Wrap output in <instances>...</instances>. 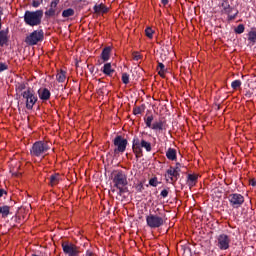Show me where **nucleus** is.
I'll return each instance as SVG.
<instances>
[{"label": "nucleus", "instance_id": "obj_52", "mask_svg": "<svg viewBox=\"0 0 256 256\" xmlns=\"http://www.w3.org/2000/svg\"><path fill=\"white\" fill-rule=\"evenodd\" d=\"M75 1H77V3H81V1H83V0H75Z\"/></svg>", "mask_w": 256, "mask_h": 256}, {"label": "nucleus", "instance_id": "obj_8", "mask_svg": "<svg viewBox=\"0 0 256 256\" xmlns=\"http://www.w3.org/2000/svg\"><path fill=\"white\" fill-rule=\"evenodd\" d=\"M113 184L114 187H127V175L122 170H116L113 172Z\"/></svg>", "mask_w": 256, "mask_h": 256}, {"label": "nucleus", "instance_id": "obj_3", "mask_svg": "<svg viewBox=\"0 0 256 256\" xmlns=\"http://www.w3.org/2000/svg\"><path fill=\"white\" fill-rule=\"evenodd\" d=\"M43 19V10L29 11L27 10L24 14V23L30 27H37L41 25Z\"/></svg>", "mask_w": 256, "mask_h": 256}, {"label": "nucleus", "instance_id": "obj_18", "mask_svg": "<svg viewBox=\"0 0 256 256\" xmlns=\"http://www.w3.org/2000/svg\"><path fill=\"white\" fill-rule=\"evenodd\" d=\"M61 181V175L59 173L52 174L49 178V186L55 187V185H59Z\"/></svg>", "mask_w": 256, "mask_h": 256}, {"label": "nucleus", "instance_id": "obj_22", "mask_svg": "<svg viewBox=\"0 0 256 256\" xmlns=\"http://www.w3.org/2000/svg\"><path fill=\"white\" fill-rule=\"evenodd\" d=\"M0 215L2 216L3 219H7V217L11 215V207L7 205L0 206Z\"/></svg>", "mask_w": 256, "mask_h": 256}, {"label": "nucleus", "instance_id": "obj_40", "mask_svg": "<svg viewBox=\"0 0 256 256\" xmlns=\"http://www.w3.org/2000/svg\"><path fill=\"white\" fill-rule=\"evenodd\" d=\"M183 165L179 162L176 163L175 167H173V169L175 171H177L179 173V175H181V169H182Z\"/></svg>", "mask_w": 256, "mask_h": 256}, {"label": "nucleus", "instance_id": "obj_1", "mask_svg": "<svg viewBox=\"0 0 256 256\" xmlns=\"http://www.w3.org/2000/svg\"><path fill=\"white\" fill-rule=\"evenodd\" d=\"M167 223V214L165 213V210H157L154 214H149L146 216V225L150 229H159L163 227Z\"/></svg>", "mask_w": 256, "mask_h": 256}, {"label": "nucleus", "instance_id": "obj_37", "mask_svg": "<svg viewBox=\"0 0 256 256\" xmlns=\"http://www.w3.org/2000/svg\"><path fill=\"white\" fill-rule=\"evenodd\" d=\"M149 185H151V187H157V185H159V181L157 180V177L151 178L149 180Z\"/></svg>", "mask_w": 256, "mask_h": 256}, {"label": "nucleus", "instance_id": "obj_49", "mask_svg": "<svg viewBox=\"0 0 256 256\" xmlns=\"http://www.w3.org/2000/svg\"><path fill=\"white\" fill-rule=\"evenodd\" d=\"M250 185L252 187H256V180L255 179L250 180Z\"/></svg>", "mask_w": 256, "mask_h": 256}, {"label": "nucleus", "instance_id": "obj_42", "mask_svg": "<svg viewBox=\"0 0 256 256\" xmlns=\"http://www.w3.org/2000/svg\"><path fill=\"white\" fill-rule=\"evenodd\" d=\"M160 195H161V197H163V199H165V197L169 196V190H167V189L162 190Z\"/></svg>", "mask_w": 256, "mask_h": 256}, {"label": "nucleus", "instance_id": "obj_48", "mask_svg": "<svg viewBox=\"0 0 256 256\" xmlns=\"http://www.w3.org/2000/svg\"><path fill=\"white\" fill-rule=\"evenodd\" d=\"M158 75H160V77H164V75H165V70H159V71H158Z\"/></svg>", "mask_w": 256, "mask_h": 256}, {"label": "nucleus", "instance_id": "obj_25", "mask_svg": "<svg viewBox=\"0 0 256 256\" xmlns=\"http://www.w3.org/2000/svg\"><path fill=\"white\" fill-rule=\"evenodd\" d=\"M101 57H102V60L105 62V61H109L110 57H111V47H105L103 50H102V53H101Z\"/></svg>", "mask_w": 256, "mask_h": 256}, {"label": "nucleus", "instance_id": "obj_17", "mask_svg": "<svg viewBox=\"0 0 256 256\" xmlns=\"http://www.w3.org/2000/svg\"><path fill=\"white\" fill-rule=\"evenodd\" d=\"M102 73L106 75V77H111L115 73V69L111 66V63H106L104 66L101 68Z\"/></svg>", "mask_w": 256, "mask_h": 256}, {"label": "nucleus", "instance_id": "obj_4", "mask_svg": "<svg viewBox=\"0 0 256 256\" xmlns=\"http://www.w3.org/2000/svg\"><path fill=\"white\" fill-rule=\"evenodd\" d=\"M132 149L136 155H143V149H145L147 153H151L152 151L150 142L145 139L140 140L137 136H134L133 138Z\"/></svg>", "mask_w": 256, "mask_h": 256}, {"label": "nucleus", "instance_id": "obj_12", "mask_svg": "<svg viewBox=\"0 0 256 256\" xmlns=\"http://www.w3.org/2000/svg\"><path fill=\"white\" fill-rule=\"evenodd\" d=\"M57 5H59V0L51 1L50 8L44 13L47 19L55 17V15H59V13H61V11H57Z\"/></svg>", "mask_w": 256, "mask_h": 256}, {"label": "nucleus", "instance_id": "obj_7", "mask_svg": "<svg viewBox=\"0 0 256 256\" xmlns=\"http://www.w3.org/2000/svg\"><path fill=\"white\" fill-rule=\"evenodd\" d=\"M114 145V153L115 155H118V153H123L124 151H127V145H129V141L125 139L121 135H117L113 140Z\"/></svg>", "mask_w": 256, "mask_h": 256}, {"label": "nucleus", "instance_id": "obj_33", "mask_svg": "<svg viewBox=\"0 0 256 256\" xmlns=\"http://www.w3.org/2000/svg\"><path fill=\"white\" fill-rule=\"evenodd\" d=\"M226 15L227 21H235V19H237V15H239V10H236V12L233 15H231V13Z\"/></svg>", "mask_w": 256, "mask_h": 256}, {"label": "nucleus", "instance_id": "obj_46", "mask_svg": "<svg viewBox=\"0 0 256 256\" xmlns=\"http://www.w3.org/2000/svg\"><path fill=\"white\" fill-rule=\"evenodd\" d=\"M85 256H95L91 250H87Z\"/></svg>", "mask_w": 256, "mask_h": 256}, {"label": "nucleus", "instance_id": "obj_34", "mask_svg": "<svg viewBox=\"0 0 256 256\" xmlns=\"http://www.w3.org/2000/svg\"><path fill=\"white\" fill-rule=\"evenodd\" d=\"M145 123H146V127H148L149 129H151L152 127V123H153V115H150L148 116L146 119H145Z\"/></svg>", "mask_w": 256, "mask_h": 256}, {"label": "nucleus", "instance_id": "obj_36", "mask_svg": "<svg viewBox=\"0 0 256 256\" xmlns=\"http://www.w3.org/2000/svg\"><path fill=\"white\" fill-rule=\"evenodd\" d=\"M122 83H124V85H129V74L128 73H122Z\"/></svg>", "mask_w": 256, "mask_h": 256}, {"label": "nucleus", "instance_id": "obj_39", "mask_svg": "<svg viewBox=\"0 0 256 256\" xmlns=\"http://www.w3.org/2000/svg\"><path fill=\"white\" fill-rule=\"evenodd\" d=\"M9 69V65L6 63L0 62V73H3V71H7Z\"/></svg>", "mask_w": 256, "mask_h": 256}, {"label": "nucleus", "instance_id": "obj_26", "mask_svg": "<svg viewBox=\"0 0 256 256\" xmlns=\"http://www.w3.org/2000/svg\"><path fill=\"white\" fill-rule=\"evenodd\" d=\"M67 72H65L64 70H60V72L57 73L56 75V80L58 81V83H65V79H67Z\"/></svg>", "mask_w": 256, "mask_h": 256}, {"label": "nucleus", "instance_id": "obj_23", "mask_svg": "<svg viewBox=\"0 0 256 256\" xmlns=\"http://www.w3.org/2000/svg\"><path fill=\"white\" fill-rule=\"evenodd\" d=\"M93 9L96 15H99L100 13H107L108 11L107 6H105L103 3L94 5Z\"/></svg>", "mask_w": 256, "mask_h": 256}, {"label": "nucleus", "instance_id": "obj_19", "mask_svg": "<svg viewBox=\"0 0 256 256\" xmlns=\"http://www.w3.org/2000/svg\"><path fill=\"white\" fill-rule=\"evenodd\" d=\"M166 157L169 161H177V150L174 148H168L166 151Z\"/></svg>", "mask_w": 256, "mask_h": 256}, {"label": "nucleus", "instance_id": "obj_29", "mask_svg": "<svg viewBox=\"0 0 256 256\" xmlns=\"http://www.w3.org/2000/svg\"><path fill=\"white\" fill-rule=\"evenodd\" d=\"M116 189H118L117 195L120 197L125 193H129V188H127V186H116Z\"/></svg>", "mask_w": 256, "mask_h": 256}, {"label": "nucleus", "instance_id": "obj_38", "mask_svg": "<svg viewBox=\"0 0 256 256\" xmlns=\"http://www.w3.org/2000/svg\"><path fill=\"white\" fill-rule=\"evenodd\" d=\"M135 189L138 193H142L143 192V189H145V187L143 186V183L140 182L138 183L136 186H135Z\"/></svg>", "mask_w": 256, "mask_h": 256}, {"label": "nucleus", "instance_id": "obj_44", "mask_svg": "<svg viewBox=\"0 0 256 256\" xmlns=\"http://www.w3.org/2000/svg\"><path fill=\"white\" fill-rule=\"evenodd\" d=\"M158 69H160V71H165V64L158 62Z\"/></svg>", "mask_w": 256, "mask_h": 256}, {"label": "nucleus", "instance_id": "obj_27", "mask_svg": "<svg viewBox=\"0 0 256 256\" xmlns=\"http://www.w3.org/2000/svg\"><path fill=\"white\" fill-rule=\"evenodd\" d=\"M73 15H75V10L73 8H68L66 10H63V12H62V17L64 19H67L69 17H73Z\"/></svg>", "mask_w": 256, "mask_h": 256}, {"label": "nucleus", "instance_id": "obj_10", "mask_svg": "<svg viewBox=\"0 0 256 256\" xmlns=\"http://www.w3.org/2000/svg\"><path fill=\"white\" fill-rule=\"evenodd\" d=\"M218 241V248L221 251H227L229 249V245L231 244V238L227 234H220L217 238Z\"/></svg>", "mask_w": 256, "mask_h": 256}, {"label": "nucleus", "instance_id": "obj_43", "mask_svg": "<svg viewBox=\"0 0 256 256\" xmlns=\"http://www.w3.org/2000/svg\"><path fill=\"white\" fill-rule=\"evenodd\" d=\"M39 5H41V2L39 0H33L32 7L37 8V7H39Z\"/></svg>", "mask_w": 256, "mask_h": 256}, {"label": "nucleus", "instance_id": "obj_47", "mask_svg": "<svg viewBox=\"0 0 256 256\" xmlns=\"http://www.w3.org/2000/svg\"><path fill=\"white\" fill-rule=\"evenodd\" d=\"M245 97H247L248 99H251V97H253V93L248 91L246 92Z\"/></svg>", "mask_w": 256, "mask_h": 256}, {"label": "nucleus", "instance_id": "obj_51", "mask_svg": "<svg viewBox=\"0 0 256 256\" xmlns=\"http://www.w3.org/2000/svg\"><path fill=\"white\" fill-rule=\"evenodd\" d=\"M1 15H3V11H0V31H1L2 27H3V25L1 24Z\"/></svg>", "mask_w": 256, "mask_h": 256}, {"label": "nucleus", "instance_id": "obj_13", "mask_svg": "<svg viewBox=\"0 0 256 256\" xmlns=\"http://www.w3.org/2000/svg\"><path fill=\"white\" fill-rule=\"evenodd\" d=\"M9 45V28L0 30V47Z\"/></svg>", "mask_w": 256, "mask_h": 256}, {"label": "nucleus", "instance_id": "obj_2", "mask_svg": "<svg viewBox=\"0 0 256 256\" xmlns=\"http://www.w3.org/2000/svg\"><path fill=\"white\" fill-rule=\"evenodd\" d=\"M50 149H51V146H49L48 142L36 141L30 148V155L31 157H38L40 159H45V156L49 154Z\"/></svg>", "mask_w": 256, "mask_h": 256}, {"label": "nucleus", "instance_id": "obj_41", "mask_svg": "<svg viewBox=\"0 0 256 256\" xmlns=\"http://www.w3.org/2000/svg\"><path fill=\"white\" fill-rule=\"evenodd\" d=\"M133 59L134 61H139V59H142L143 56H141V54H139V52H133Z\"/></svg>", "mask_w": 256, "mask_h": 256}, {"label": "nucleus", "instance_id": "obj_21", "mask_svg": "<svg viewBox=\"0 0 256 256\" xmlns=\"http://www.w3.org/2000/svg\"><path fill=\"white\" fill-rule=\"evenodd\" d=\"M150 129L153 131H163L165 129V121L159 120L158 122H154Z\"/></svg>", "mask_w": 256, "mask_h": 256}, {"label": "nucleus", "instance_id": "obj_5", "mask_svg": "<svg viewBox=\"0 0 256 256\" xmlns=\"http://www.w3.org/2000/svg\"><path fill=\"white\" fill-rule=\"evenodd\" d=\"M21 97L25 100L26 109H28V111H31L33 107H35L37 101H39L35 90H33L31 87H28L27 90L22 92Z\"/></svg>", "mask_w": 256, "mask_h": 256}, {"label": "nucleus", "instance_id": "obj_24", "mask_svg": "<svg viewBox=\"0 0 256 256\" xmlns=\"http://www.w3.org/2000/svg\"><path fill=\"white\" fill-rule=\"evenodd\" d=\"M27 85H29V83H27V82H18V83L16 84L15 89H16V91H17L18 93L21 94V93L27 91V89H29V87H27Z\"/></svg>", "mask_w": 256, "mask_h": 256}, {"label": "nucleus", "instance_id": "obj_28", "mask_svg": "<svg viewBox=\"0 0 256 256\" xmlns=\"http://www.w3.org/2000/svg\"><path fill=\"white\" fill-rule=\"evenodd\" d=\"M248 41L250 43H252V45H255V43H256V29L255 30H251L248 33Z\"/></svg>", "mask_w": 256, "mask_h": 256}, {"label": "nucleus", "instance_id": "obj_31", "mask_svg": "<svg viewBox=\"0 0 256 256\" xmlns=\"http://www.w3.org/2000/svg\"><path fill=\"white\" fill-rule=\"evenodd\" d=\"M234 33H236L237 35H241L242 33H245V25L239 24V25L234 29Z\"/></svg>", "mask_w": 256, "mask_h": 256}, {"label": "nucleus", "instance_id": "obj_45", "mask_svg": "<svg viewBox=\"0 0 256 256\" xmlns=\"http://www.w3.org/2000/svg\"><path fill=\"white\" fill-rule=\"evenodd\" d=\"M3 195H7V191H5V189L1 188L0 189V197H3Z\"/></svg>", "mask_w": 256, "mask_h": 256}, {"label": "nucleus", "instance_id": "obj_50", "mask_svg": "<svg viewBox=\"0 0 256 256\" xmlns=\"http://www.w3.org/2000/svg\"><path fill=\"white\" fill-rule=\"evenodd\" d=\"M162 5H169V0H161Z\"/></svg>", "mask_w": 256, "mask_h": 256}, {"label": "nucleus", "instance_id": "obj_6", "mask_svg": "<svg viewBox=\"0 0 256 256\" xmlns=\"http://www.w3.org/2000/svg\"><path fill=\"white\" fill-rule=\"evenodd\" d=\"M45 39V33L43 30H34L30 35L25 38V43L27 45L33 46L37 43H41Z\"/></svg>", "mask_w": 256, "mask_h": 256}, {"label": "nucleus", "instance_id": "obj_35", "mask_svg": "<svg viewBox=\"0 0 256 256\" xmlns=\"http://www.w3.org/2000/svg\"><path fill=\"white\" fill-rule=\"evenodd\" d=\"M145 33H146V37H148V39H153V29H151V27H147L145 29Z\"/></svg>", "mask_w": 256, "mask_h": 256}, {"label": "nucleus", "instance_id": "obj_16", "mask_svg": "<svg viewBox=\"0 0 256 256\" xmlns=\"http://www.w3.org/2000/svg\"><path fill=\"white\" fill-rule=\"evenodd\" d=\"M221 7L222 13H224V15H229L230 13H233V7L231 6V4H229V0H223L221 3Z\"/></svg>", "mask_w": 256, "mask_h": 256}, {"label": "nucleus", "instance_id": "obj_32", "mask_svg": "<svg viewBox=\"0 0 256 256\" xmlns=\"http://www.w3.org/2000/svg\"><path fill=\"white\" fill-rule=\"evenodd\" d=\"M241 85H242L241 80H234V81L231 83V87H232V89H234V90L239 89V87H241Z\"/></svg>", "mask_w": 256, "mask_h": 256}, {"label": "nucleus", "instance_id": "obj_15", "mask_svg": "<svg viewBox=\"0 0 256 256\" xmlns=\"http://www.w3.org/2000/svg\"><path fill=\"white\" fill-rule=\"evenodd\" d=\"M166 173L170 179V183H176V181L179 180V177H181V174L175 171L173 169V166H170V168L166 171Z\"/></svg>", "mask_w": 256, "mask_h": 256}, {"label": "nucleus", "instance_id": "obj_11", "mask_svg": "<svg viewBox=\"0 0 256 256\" xmlns=\"http://www.w3.org/2000/svg\"><path fill=\"white\" fill-rule=\"evenodd\" d=\"M62 249L65 255L73 256V255H79V250L77 249V246L70 242H63L62 243Z\"/></svg>", "mask_w": 256, "mask_h": 256}, {"label": "nucleus", "instance_id": "obj_30", "mask_svg": "<svg viewBox=\"0 0 256 256\" xmlns=\"http://www.w3.org/2000/svg\"><path fill=\"white\" fill-rule=\"evenodd\" d=\"M145 111V105L142 104L141 106H137L133 109V114L134 115H141Z\"/></svg>", "mask_w": 256, "mask_h": 256}, {"label": "nucleus", "instance_id": "obj_14", "mask_svg": "<svg viewBox=\"0 0 256 256\" xmlns=\"http://www.w3.org/2000/svg\"><path fill=\"white\" fill-rule=\"evenodd\" d=\"M38 97L41 101H49L51 99V91L47 88H40L38 90Z\"/></svg>", "mask_w": 256, "mask_h": 256}, {"label": "nucleus", "instance_id": "obj_20", "mask_svg": "<svg viewBox=\"0 0 256 256\" xmlns=\"http://www.w3.org/2000/svg\"><path fill=\"white\" fill-rule=\"evenodd\" d=\"M197 179H199V177L197 176V174H189L188 178H187V185L190 187H195V185H197Z\"/></svg>", "mask_w": 256, "mask_h": 256}, {"label": "nucleus", "instance_id": "obj_9", "mask_svg": "<svg viewBox=\"0 0 256 256\" xmlns=\"http://www.w3.org/2000/svg\"><path fill=\"white\" fill-rule=\"evenodd\" d=\"M228 201L232 209H239L245 203V196L239 193H232L228 195Z\"/></svg>", "mask_w": 256, "mask_h": 256}]
</instances>
